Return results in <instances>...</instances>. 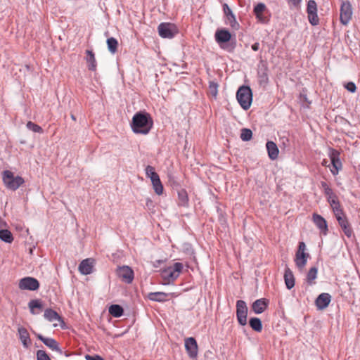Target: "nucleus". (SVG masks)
Returning <instances> with one entry per match:
<instances>
[{
  "label": "nucleus",
  "instance_id": "1",
  "mask_svg": "<svg viewBox=\"0 0 360 360\" xmlns=\"http://www.w3.org/2000/svg\"><path fill=\"white\" fill-rule=\"evenodd\" d=\"M153 125L150 115L146 112H138L132 117L131 127L135 134L146 135Z\"/></svg>",
  "mask_w": 360,
  "mask_h": 360
},
{
  "label": "nucleus",
  "instance_id": "2",
  "mask_svg": "<svg viewBox=\"0 0 360 360\" xmlns=\"http://www.w3.org/2000/svg\"><path fill=\"white\" fill-rule=\"evenodd\" d=\"M2 180L5 186L12 191L17 190L25 182L21 176H15L14 174L9 170H5L2 172Z\"/></svg>",
  "mask_w": 360,
  "mask_h": 360
},
{
  "label": "nucleus",
  "instance_id": "3",
  "mask_svg": "<svg viewBox=\"0 0 360 360\" xmlns=\"http://www.w3.org/2000/svg\"><path fill=\"white\" fill-rule=\"evenodd\" d=\"M236 98L244 110L249 109L252 101L251 89L248 86H240L237 91Z\"/></svg>",
  "mask_w": 360,
  "mask_h": 360
},
{
  "label": "nucleus",
  "instance_id": "4",
  "mask_svg": "<svg viewBox=\"0 0 360 360\" xmlns=\"http://www.w3.org/2000/svg\"><path fill=\"white\" fill-rule=\"evenodd\" d=\"M182 269L183 264L179 262H176L172 266L163 269L161 271V276L164 281L170 283L179 276Z\"/></svg>",
  "mask_w": 360,
  "mask_h": 360
},
{
  "label": "nucleus",
  "instance_id": "5",
  "mask_svg": "<svg viewBox=\"0 0 360 360\" xmlns=\"http://www.w3.org/2000/svg\"><path fill=\"white\" fill-rule=\"evenodd\" d=\"M158 34L162 38H173L178 30L174 24L170 22H162L158 27Z\"/></svg>",
  "mask_w": 360,
  "mask_h": 360
},
{
  "label": "nucleus",
  "instance_id": "6",
  "mask_svg": "<svg viewBox=\"0 0 360 360\" xmlns=\"http://www.w3.org/2000/svg\"><path fill=\"white\" fill-rule=\"evenodd\" d=\"M306 245L304 242H300L298 250L295 255V264L300 269H303L309 257V254L305 252Z\"/></svg>",
  "mask_w": 360,
  "mask_h": 360
},
{
  "label": "nucleus",
  "instance_id": "7",
  "mask_svg": "<svg viewBox=\"0 0 360 360\" xmlns=\"http://www.w3.org/2000/svg\"><path fill=\"white\" fill-rule=\"evenodd\" d=\"M352 13L351 4L349 1H343L340 6V22L344 25H347L352 19Z\"/></svg>",
  "mask_w": 360,
  "mask_h": 360
},
{
  "label": "nucleus",
  "instance_id": "8",
  "mask_svg": "<svg viewBox=\"0 0 360 360\" xmlns=\"http://www.w3.org/2000/svg\"><path fill=\"white\" fill-rule=\"evenodd\" d=\"M248 307L243 300H238L236 302V317L241 326L247 324Z\"/></svg>",
  "mask_w": 360,
  "mask_h": 360
},
{
  "label": "nucleus",
  "instance_id": "9",
  "mask_svg": "<svg viewBox=\"0 0 360 360\" xmlns=\"http://www.w3.org/2000/svg\"><path fill=\"white\" fill-rule=\"evenodd\" d=\"M307 12L308 14V19L312 25L319 24V19L317 15V5L315 1L309 0L307 3Z\"/></svg>",
  "mask_w": 360,
  "mask_h": 360
},
{
  "label": "nucleus",
  "instance_id": "10",
  "mask_svg": "<svg viewBox=\"0 0 360 360\" xmlns=\"http://www.w3.org/2000/svg\"><path fill=\"white\" fill-rule=\"evenodd\" d=\"M223 11L226 16V24L229 25L232 29L238 30L240 28V25L227 4H224Z\"/></svg>",
  "mask_w": 360,
  "mask_h": 360
},
{
  "label": "nucleus",
  "instance_id": "11",
  "mask_svg": "<svg viewBox=\"0 0 360 360\" xmlns=\"http://www.w3.org/2000/svg\"><path fill=\"white\" fill-rule=\"evenodd\" d=\"M39 287V281L32 277H25L19 281V288L21 290H36Z\"/></svg>",
  "mask_w": 360,
  "mask_h": 360
},
{
  "label": "nucleus",
  "instance_id": "12",
  "mask_svg": "<svg viewBox=\"0 0 360 360\" xmlns=\"http://www.w3.org/2000/svg\"><path fill=\"white\" fill-rule=\"evenodd\" d=\"M117 275L123 281L131 283L134 280V271L128 266H120L117 269Z\"/></svg>",
  "mask_w": 360,
  "mask_h": 360
},
{
  "label": "nucleus",
  "instance_id": "13",
  "mask_svg": "<svg viewBox=\"0 0 360 360\" xmlns=\"http://www.w3.org/2000/svg\"><path fill=\"white\" fill-rule=\"evenodd\" d=\"M185 347L190 358L194 359L198 356V345L193 338H188L185 340Z\"/></svg>",
  "mask_w": 360,
  "mask_h": 360
},
{
  "label": "nucleus",
  "instance_id": "14",
  "mask_svg": "<svg viewBox=\"0 0 360 360\" xmlns=\"http://www.w3.org/2000/svg\"><path fill=\"white\" fill-rule=\"evenodd\" d=\"M216 41L220 45L221 48H224L223 44L230 41L231 34L226 29L217 30L214 34Z\"/></svg>",
  "mask_w": 360,
  "mask_h": 360
},
{
  "label": "nucleus",
  "instance_id": "15",
  "mask_svg": "<svg viewBox=\"0 0 360 360\" xmlns=\"http://www.w3.org/2000/svg\"><path fill=\"white\" fill-rule=\"evenodd\" d=\"M94 259L87 258L81 262L79 265V271L82 274L88 275L92 273L94 265Z\"/></svg>",
  "mask_w": 360,
  "mask_h": 360
},
{
  "label": "nucleus",
  "instance_id": "16",
  "mask_svg": "<svg viewBox=\"0 0 360 360\" xmlns=\"http://www.w3.org/2000/svg\"><path fill=\"white\" fill-rule=\"evenodd\" d=\"M323 165L328 166L330 172L334 174H337L338 172L342 169V162L340 159H323L322 162Z\"/></svg>",
  "mask_w": 360,
  "mask_h": 360
},
{
  "label": "nucleus",
  "instance_id": "17",
  "mask_svg": "<svg viewBox=\"0 0 360 360\" xmlns=\"http://www.w3.org/2000/svg\"><path fill=\"white\" fill-rule=\"evenodd\" d=\"M331 301V296L328 293L320 294L316 300V306L318 309H326Z\"/></svg>",
  "mask_w": 360,
  "mask_h": 360
},
{
  "label": "nucleus",
  "instance_id": "18",
  "mask_svg": "<svg viewBox=\"0 0 360 360\" xmlns=\"http://www.w3.org/2000/svg\"><path fill=\"white\" fill-rule=\"evenodd\" d=\"M312 221L320 231L326 234L328 231V224L326 219L319 214L314 213L312 215Z\"/></svg>",
  "mask_w": 360,
  "mask_h": 360
},
{
  "label": "nucleus",
  "instance_id": "19",
  "mask_svg": "<svg viewBox=\"0 0 360 360\" xmlns=\"http://www.w3.org/2000/svg\"><path fill=\"white\" fill-rule=\"evenodd\" d=\"M18 332L23 347L28 348L31 345V340L27 330L25 327L20 326L18 328Z\"/></svg>",
  "mask_w": 360,
  "mask_h": 360
},
{
  "label": "nucleus",
  "instance_id": "20",
  "mask_svg": "<svg viewBox=\"0 0 360 360\" xmlns=\"http://www.w3.org/2000/svg\"><path fill=\"white\" fill-rule=\"evenodd\" d=\"M265 10L266 6L263 3H259L254 8V13L256 15V18L262 23H266L268 22L267 18L263 14Z\"/></svg>",
  "mask_w": 360,
  "mask_h": 360
},
{
  "label": "nucleus",
  "instance_id": "21",
  "mask_svg": "<svg viewBox=\"0 0 360 360\" xmlns=\"http://www.w3.org/2000/svg\"><path fill=\"white\" fill-rule=\"evenodd\" d=\"M336 219L338 221V224L340 226V227L342 228L345 234L348 238H350L353 233V231L347 221L346 216L345 215L342 217H339V218Z\"/></svg>",
  "mask_w": 360,
  "mask_h": 360
},
{
  "label": "nucleus",
  "instance_id": "22",
  "mask_svg": "<svg viewBox=\"0 0 360 360\" xmlns=\"http://www.w3.org/2000/svg\"><path fill=\"white\" fill-rule=\"evenodd\" d=\"M37 337L45 345L51 349L52 350L58 351L61 353V350L58 347V342L53 338H44L40 334H37Z\"/></svg>",
  "mask_w": 360,
  "mask_h": 360
},
{
  "label": "nucleus",
  "instance_id": "23",
  "mask_svg": "<svg viewBox=\"0 0 360 360\" xmlns=\"http://www.w3.org/2000/svg\"><path fill=\"white\" fill-rule=\"evenodd\" d=\"M268 306V301L266 299H259L252 304V309L255 314H261L265 311Z\"/></svg>",
  "mask_w": 360,
  "mask_h": 360
},
{
  "label": "nucleus",
  "instance_id": "24",
  "mask_svg": "<svg viewBox=\"0 0 360 360\" xmlns=\"http://www.w3.org/2000/svg\"><path fill=\"white\" fill-rule=\"evenodd\" d=\"M171 294H167L164 292H150L148 295L149 300L155 302H163L168 300V297Z\"/></svg>",
  "mask_w": 360,
  "mask_h": 360
},
{
  "label": "nucleus",
  "instance_id": "25",
  "mask_svg": "<svg viewBox=\"0 0 360 360\" xmlns=\"http://www.w3.org/2000/svg\"><path fill=\"white\" fill-rule=\"evenodd\" d=\"M86 60L88 69L91 71H96L97 63H96L94 53L91 50H86Z\"/></svg>",
  "mask_w": 360,
  "mask_h": 360
},
{
  "label": "nucleus",
  "instance_id": "26",
  "mask_svg": "<svg viewBox=\"0 0 360 360\" xmlns=\"http://www.w3.org/2000/svg\"><path fill=\"white\" fill-rule=\"evenodd\" d=\"M44 317L50 322L58 321L63 323V320L59 314L51 309H47L44 311Z\"/></svg>",
  "mask_w": 360,
  "mask_h": 360
},
{
  "label": "nucleus",
  "instance_id": "27",
  "mask_svg": "<svg viewBox=\"0 0 360 360\" xmlns=\"http://www.w3.org/2000/svg\"><path fill=\"white\" fill-rule=\"evenodd\" d=\"M285 283L288 289H291L295 285V278L292 271L286 268L284 273Z\"/></svg>",
  "mask_w": 360,
  "mask_h": 360
},
{
  "label": "nucleus",
  "instance_id": "28",
  "mask_svg": "<svg viewBox=\"0 0 360 360\" xmlns=\"http://www.w3.org/2000/svg\"><path fill=\"white\" fill-rule=\"evenodd\" d=\"M266 147L269 158H277L278 155V148L274 142L268 141L266 144Z\"/></svg>",
  "mask_w": 360,
  "mask_h": 360
},
{
  "label": "nucleus",
  "instance_id": "29",
  "mask_svg": "<svg viewBox=\"0 0 360 360\" xmlns=\"http://www.w3.org/2000/svg\"><path fill=\"white\" fill-rule=\"evenodd\" d=\"M188 197L187 192L184 189L178 191V205L183 207L188 206Z\"/></svg>",
  "mask_w": 360,
  "mask_h": 360
},
{
  "label": "nucleus",
  "instance_id": "30",
  "mask_svg": "<svg viewBox=\"0 0 360 360\" xmlns=\"http://www.w3.org/2000/svg\"><path fill=\"white\" fill-rule=\"evenodd\" d=\"M109 313L115 318H119L123 314V309L118 304H112L109 307Z\"/></svg>",
  "mask_w": 360,
  "mask_h": 360
},
{
  "label": "nucleus",
  "instance_id": "31",
  "mask_svg": "<svg viewBox=\"0 0 360 360\" xmlns=\"http://www.w3.org/2000/svg\"><path fill=\"white\" fill-rule=\"evenodd\" d=\"M250 327L257 332H261L262 330V321L259 318H251L249 321Z\"/></svg>",
  "mask_w": 360,
  "mask_h": 360
},
{
  "label": "nucleus",
  "instance_id": "32",
  "mask_svg": "<svg viewBox=\"0 0 360 360\" xmlns=\"http://www.w3.org/2000/svg\"><path fill=\"white\" fill-rule=\"evenodd\" d=\"M0 239L6 243H11L13 240L11 232L7 229L0 230Z\"/></svg>",
  "mask_w": 360,
  "mask_h": 360
},
{
  "label": "nucleus",
  "instance_id": "33",
  "mask_svg": "<svg viewBox=\"0 0 360 360\" xmlns=\"http://www.w3.org/2000/svg\"><path fill=\"white\" fill-rule=\"evenodd\" d=\"M330 207L333 211V213L336 219H338L339 217H342L345 215L339 201L330 205Z\"/></svg>",
  "mask_w": 360,
  "mask_h": 360
},
{
  "label": "nucleus",
  "instance_id": "34",
  "mask_svg": "<svg viewBox=\"0 0 360 360\" xmlns=\"http://www.w3.org/2000/svg\"><path fill=\"white\" fill-rule=\"evenodd\" d=\"M318 269L316 267H311L307 273V281L310 285L314 283V280L317 277Z\"/></svg>",
  "mask_w": 360,
  "mask_h": 360
},
{
  "label": "nucleus",
  "instance_id": "35",
  "mask_svg": "<svg viewBox=\"0 0 360 360\" xmlns=\"http://www.w3.org/2000/svg\"><path fill=\"white\" fill-rule=\"evenodd\" d=\"M146 174L147 177L150 179L151 181L160 179L159 175L155 171V168L152 166H147L146 168Z\"/></svg>",
  "mask_w": 360,
  "mask_h": 360
},
{
  "label": "nucleus",
  "instance_id": "36",
  "mask_svg": "<svg viewBox=\"0 0 360 360\" xmlns=\"http://www.w3.org/2000/svg\"><path fill=\"white\" fill-rule=\"evenodd\" d=\"M108 49L112 53H115L117 49V40L113 37L107 39Z\"/></svg>",
  "mask_w": 360,
  "mask_h": 360
},
{
  "label": "nucleus",
  "instance_id": "37",
  "mask_svg": "<svg viewBox=\"0 0 360 360\" xmlns=\"http://www.w3.org/2000/svg\"><path fill=\"white\" fill-rule=\"evenodd\" d=\"M252 132L250 129L243 128L240 131V137L243 141H248L252 139Z\"/></svg>",
  "mask_w": 360,
  "mask_h": 360
},
{
  "label": "nucleus",
  "instance_id": "38",
  "mask_svg": "<svg viewBox=\"0 0 360 360\" xmlns=\"http://www.w3.org/2000/svg\"><path fill=\"white\" fill-rule=\"evenodd\" d=\"M153 188L155 190V192L158 195H161L163 193V186L160 181V179H156L155 181H151Z\"/></svg>",
  "mask_w": 360,
  "mask_h": 360
},
{
  "label": "nucleus",
  "instance_id": "39",
  "mask_svg": "<svg viewBox=\"0 0 360 360\" xmlns=\"http://www.w3.org/2000/svg\"><path fill=\"white\" fill-rule=\"evenodd\" d=\"M29 307L30 308L31 313L34 314H35L34 308L41 309L42 305L39 300H33L29 302Z\"/></svg>",
  "mask_w": 360,
  "mask_h": 360
},
{
  "label": "nucleus",
  "instance_id": "40",
  "mask_svg": "<svg viewBox=\"0 0 360 360\" xmlns=\"http://www.w3.org/2000/svg\"><path fill=\"white\" fill-rule=\"evenodd\" d=\"M27 127L34 132L41 133L43 131V129L40 126L30 121L27 123Z\"/></svg>",
  "mask_w": 360,
  "mask_h": 360
},
{
  "label": "nucleus",
  "instance_id": "41",
  "mask_svg": "<svg viewBox=\"0 0 360 360\" xmlns=\"http://www.w3.org/2000/svg\"><path fill=\"white\" fill-rule=\"evenodd\" d=\"M37 360H51L47 353L44 350H38L37 352Z\"/></svg>",
  "mask_w": 360,
  "mask_h": 360
},
{
  "label": "nucleus",
  "instance_id": "42",
  "mask_svg": "<svg viewBox=\"0 0 360 360\" xmlns=\"http://www.w3.org/2000/svg\"><path fill=\"white\" fill-rule=\"evenodd\" d=\"M217 89H218V85L217 83L214 82H210V85H209V91H210V93L214 96V97H216L217 95Z\"/></svg>",
  "mask_w": 360,
  "mask_h": 360
},
{
  "label": "nucleus",
  "instance_id": "43",
  "mask_svg": "<svg viewBox=\"0 0 360 360\" xmlns=\"http://www.w3.org/2000/svg\"><path fill=\"white\" fill-rule=\"evenodd\" d=\"M326 195L327 197V200H328V202H329L330 205L339 201L338 196L334 193H326Z\"/></svg>",
  "mask_w": 360,
  "mask_h": 360
},
{
  "label": "nucleus",
  "instance_id": "44",
  "mask_svg": "<svg viewBox=\"0 0 360 360\" xmlns=\"http://www.w3.org/2000/svg\"><path fill=\"white\" fill-rule=\"evenodd\" d=\"M345 87L347 89V91L352 93H354L356 90V86L355 84L352 82H347L345 85Z\"/></svg>",
  "mask_w": 360,
  "mask_h": 360
},
{
  "label": "nucleus",
  "instance_id": "45",
  "mask_svg": "<svg viewBox=\"0 0 360 360\" xmlns=\"http://www.w3.org/2000/svg\"><path fill=\"white\" fill-rule=\"evenodd\" d=\"M322 187L324 189L325 194L333 193L332 189L330 188H329V186L326 184V183L322 182Z\"/></svg>",
  "mask_w": 360,
  "mask_h": 360
},
{
  "label": "nucleus",
  "instance_id": "46",
  "mask_svg": "<svg viewBox=\"0 0 360 360\" xmlns=\"http://www.w3.org/2000/svg\"><path fill=\"white\" fill-rule=\"evenodd\" d=\"M85 359L86 360H103V359L101 358L100 356H92L90 355H86Z\"/></svg>",
  "mask_w": 360,
  "mask_h": 360
},
{
  "label": "nucleus",
  "instance_id": "47",
  "mask_svg": "<svg viewBox=\"0 0 360 360\" xmlns=\"http://www.w3.org/2000/svg\"><path fill=\"white\" fill-rule=\"evenodd\" d=\"M301 1L302 0H290V2L292 6L297 7L300 4Z\"/></svg>",
  "mask_w": 360,
  "mask_h": 360
},
{
  "label": "nucleus",
  "instance_id": "48",
  "mask_svg": "<svg viewBox=\"0 0 360 360\" xmlns=\"http://www.w3.org/2000/svg\"><path fill=\"white\" fill-rule=\"evenodd\" d=\"M252 49L254 51H257L259 50V44L258 42H255V44H253L252 45Z\"/></svg>",
  "mask_w": 360,
  "mask_h": 360
},
{
  "label": "nucleus",
  "instance_id": "49",
  "mask_svg": "<svg viewBox=\"0 0 360 360\" xmlns=\"http://www.w3.org/2000/svg\"><path fill=\"white\" fill-rule=\"evenodd\" d=\"M71 118L73 120H76V118L75 117L74 115H71Z\"/></svg>",
  "mask_w": 360,
  "mask_h": 360
},
{
  "label": "nucleus",
  "instance_id": "50",
  "mask_svg": "<svg viewBox=\"0 0 360 360\" xmlns=\"http://www.w3.org/2000/svg\"><path fill=\"white\" fill-rule=\"evenodd\" d=\"M58 326V323H53V326H55V327H56V326Z\"/></svg>",
  "mask_w": 360,
  "mask_h": 360
}]
</instances>
